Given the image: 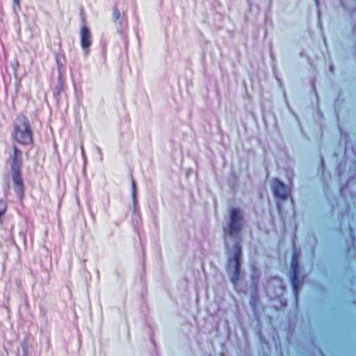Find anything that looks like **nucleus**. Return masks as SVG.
<instances>
[{
    "mask_svg": "<svg viewBox=\"0 0 356 356\" xmlns=\"http://www.w3.org/2000/svg\"><path fill=\"white\" fill-rule=\"evenodd\" d=\"M277 207L278 211L281 212L282 208H281V205L280 204V202L278 201L277 202Z\"/></svg>",
    "mask_w": 356,
    "mask_h": 356,
    "instance_id": "nucleus-13",
    "label": "nucleus"
},
{
    "mask_svg": "<svg viewBox=\"0 0 356 356\" xmlns=\"http://www.w3.org/2000/svg\"><path fill=\"white\" fill-rule=\"evenodd\" d=\"M92 42V39L90 30L86 24H83L80 31V44L86 54L89 51Z\"/></svg>",
    "mask_w": 356,
    "mask_h": 356,
    "instance_id": "nucleus-5",
    "label": "nucleus"
},
{
    "mask_svg": "<svg viewBox=\"0 0 356 356\" xmlns=\"http://www.w3.org/2000/svg\"><path fill=\"white\" fill-rule=\"evenodd\" d=\"M6 210V205L4 202H0V218L5 213Z\"/></svg>",
    "mask_w": 356,
    "mask_h": 356,
    "instance_id": "nucleus-10",
    "label": "nucleus"
},
{
    "mask_svg": "<svg viewBox=\"0 0 356 356\" xmlns=\"http://www.w3.org/2000/svg\"><path fill=\"white\" fill-rule=\"evenodd\" d=\"M12 1H13V8L20 10L22 0H12Z\"/></svg>",
    "mask_w": 356,
    "mask_h": 356,
    "instance_id": "nucleus-12",
    "label": "nucleus"
},
{
    "mask_svg": "<svg viewBox=\"0 0 356 356\" xmlns=\"http://www.w3.org/2000/svg\"><path fill=\"white\" fill-rule=\"evenodd\" d=\"M258 300H259V298L257 295L251 297L250 305H251V307H252V309H254L256 308V305H257Z\"/></svg>",
    "mask_w": 356,
    "mask_h": 356,
    "instance_id": "nucleus-9",
    "label": "nucleus"
},
{
    "mask_svg": "<svg viewBox=\"0 0 356 356\" xmlns=\"http://www.w3.org/2000/svg\"><path fill=\"white\" fill-rule=\"evenodd\" d=\"M56 62L59 72L63 69V62L65 60V56L63 53H57L55 56Z\"/></svg>",
    "mask_w": 356,
    "mask_h": 356,
    "instance_id": "nucleus-7",
    "label": "nucleus"
},
{
    "mask_svg": "<svg viewBox=\"0 0 356 356\" xmlns=\"http://www.w3.org/2000/svg\"><path fill=\"white\" fill-rule=\"evenodd\" d=\"M242 215L238 209L232 208L229 211V220L225 232L232 236H238L242 229Z\"/></svg>",
    "mask_w": 356,
    "mask_h": 356,
    "instance_id": "nucleus-3",
    "label": "nucleus"
},
{
    "mask_svg": "<svg viewBox=\"0 0 356 356\" xmlns=\"http://www.w3.org/2000/svg\"><path fill=\"white\" fill-rule=\"evenodd\" d=\"M11 138L15 143L22 146L33 145V131L25 114L19 113L17 115L13 124Z\"/></svg>",
    "mask_w": 356,
    "mask_h": 356,
    "instance_id": "nucleus-1",
    "label": "nucleus"
},
{
    "mask_svg": "<svg viewBox=\"0 0 356 356\" xmlns=\"http://www.w3.org/2000/svg\"><path fill=\"white\" fill-rule=\"evenodd\" d=\"M113 19L115 20L119 19V18L120 17V13L119 10L117 8H115L113 9Z\"/></svg>",
    "mask_w": 356,
    "mask_h": 356,
    "instance_id": "nucleus-11",
    "label": "nucleus"
},
{
    "mask_svg": "<svg viewBox=\"0 0 356 356\" xmlns=\"http://www.w3.org/2000/svg\"><path fill=\"white\" fill-rule=\"evenodd\" d=\"M13 153L10 156V168L15 191L20 201L24 197V185L22 175L23 165L21 150L16 145H13Z\"/></svg>",
    "mask_w": 356,
    "mask_h": 356,
    "instance_id": "nucleus-2",
    "label": "nucleus"
},
{
    "mask_svg": "<svg viewBox=\"0 0 356 356\" xmlns=\"http://www.w3.org/2000/svg\"><path fill=\"white\" fill-rule=\"evenodd\" d=\"M131 193H132V198L134 201L135 202L136 200V185L134 181V180H132L131 182Z\"/></svg>",
    "mask_w": 356,
    "mask_h": 356,
    "instance_id": "nucleus-8",
    "label": "nucleus"
},
{
    "mask_svg": "<svg viewBox=\"0 0 356 356\" xmlns=\"http://www.w3.org/2000/svg\"><path fill=\"white\" fill-rule=\"evenodd\" d=\"M234 248V254L232 259L234 262V269L231 281L234 284H236L239 280L241 275V248L238 244H235Z\"/></svg>",
    "mask_w": 356,
    "mask_h": 356,
    "instance_id": "nucleus-4",
    "label": "nucleus"
},
{
    "mask_svg": "<svg viewBox=\"0 0 356 356\" xmlns=\"http://www.w3.org/2000/svg\"><path fill=\"white\" fill-rule=\"evenodd\" d=\"M272 188L275 197L278 201H283L288 197V190L286 186L277 179H274L272 182Z\"/></svg>",
    "mask_w": 356,
    "mask_h": 356,
    "instance_id": "nucleus-6",
    "label": "nucleus"
}]
</instances>
